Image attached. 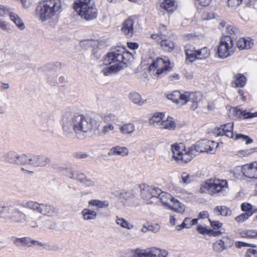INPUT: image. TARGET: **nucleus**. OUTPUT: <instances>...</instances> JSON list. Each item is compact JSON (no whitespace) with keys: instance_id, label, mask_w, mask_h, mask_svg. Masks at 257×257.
<instances>
[{"instance_id":"f257e3e1","label":"nucleus","mask_w":257,"mask_h":257,"mask_svg":"<svg viewBox=\"0 0 257 257\" xmlns=\"http://www.w3.org/2000/svg\"><path fill=\"white\" fill-rule=\"evenodd\" d=\"M96 124L94 119L82 114L65 111L62 116L61 125L64 133L72 135L74 132L79 139H83L84 134L90 132Z\"/></svg>"},{"instance_id":"f03ea898","label":"nucleus","mask_w":257,"mask_h":257,"mask_svg":"<svg viewBox=\"0 0 257 257\" xmlns=\"http://www.w3.org/2000/svg\"><path fill=\"white\" fill-rule=\"evenodd\" d=\"M218 144L212 141H202L195 145L186 148L183 144H173L171 150L174 159L181 163H187L195 156L196 153L207 152L214 153Z\"/></svg>"},{"instance_id":"7ed1b4c3","label":"nucleus","mask_w":257,"mask_h":257,"mask_svg":"<svg viewBox=\"0 0 257 257\" xmlns=\"http://www.w3.org/2000/svg\"><path fill=\"white\" fill-rule=\"evenodd\" d=\"M134 54L125 48L118 46L108 53L104 58V66L102 72L105 76L116 73L134 60Z\"/></svg>"},{"instance_id":"20e7f679","label":"nucleus","mask_w":257,"mask_h":257,"mask_svg":"<svg viewBox=\"0 0 257 257\" xmlns=\"http://www.w3.org/2000/svg\"><path fill=\"white\" fill-rule=\"evenodd\" d=\"M61 0H44L40 2L35 10L36 17L42 23L49 22L55 24L57 17L62 11Z\"/></svg>"},{"instance_id":"39448f33","label":"nucleus","mask_w":257,"mask_h":257,"mask_svg":"<svg viewBox=\"0 0 257 257\" xmlns=\"http://www.w3.org/2000/svg\"><path fill=\"white\" fill-rule=\"evenodd\" d=\"M73 8L77 14L86 21H91L96 19L98 10L93 0H75Z\"/></svg>"},{"instance_id":"423d86ee","label":"nucleus","mask_w":257,"mask_h":257,"mask_svg":"<svg viewBox=\"0 0 257 257\" xmlns=\"http://www.w3.org/2000/svg\"><path fill=\"white\" fill-rule=\"evenodd\" d=\"M0 219L12 222L23 223L27 221L26 214L20 209L12 205L0 203Z\"/></svg>"},{"instance_id":"0eeeda50","label":"nucleus","mask_w":257,"mask_h":257,"mask_svg":"<svg viewBox=\"0 0 257 257\" xmlns=\"http://www.w3.org/2000/svg\"><path fill=\"white\" fill-rule=\"evenodd\" d=\"M22 206L47 217L55 216L58 212V209L51 204L40 203L33 200L27 201Z\"/></svg>"},{"instance_id":"6e6552de","label":"nucleus","mask_w":257,"mask_h":257,"mask_svg":"<svg viewBox=\"0 0 257 257\" xmlns=\"http://www.w3.org/2000/svg\"><path fill=\"white\" fill-rule=\"evenodd\" d=\"M228 188L227 182L225 180L210 179L207 180L200 185V191L201 193L210 195L225 191Z\"/></svg>"},{"instance_id":"1a4fd4ad","label":"nucleus","mask_w":257,"mask_h":257,"mask_svg":"<svg viewBox=\"0 0 257 257\" xmlns=\"http://www.w3.org/2000/svg\"><path fill=\"white\" fill-rule=\"evenodd\" d=\"M149 69L154 75L160 76L166 74L171 70V66L167 57L158 58L153 61Z\"/></svg>"},{"instance_id":"9d476101","label":"nucleus","mask_w":257,"mask_h":257,"mask_svg":"<svg viewBox=\"0 0 257 257\" xmlns=\"http://www.w3.org/2000/svg\"><path fill=\"white\" fill-rule=\"evenodd\" d=\"M235 50V47L231 37L225 36L221 38L217 49V54L219 58H226L230 56Z\"/></svg>"},{"instance_id":"9b49d317","label":"nucleus","mask_w":257,"mask_h":257,"mask_svg":"<svg viewBox=\"0 0 257 257\" xmlns=\"http://www.w3.org/2000/svg\"><path fill=\"white\" fill-rule=\"evenodd\" d=\"M140 188L142 197L146 201L148 204L155 202L161 193V190L159 188L146 184H142Z\"/></svg>"},{"instance_id":"f8f14e48","label":"nucleus","mask_w":257,"mask_h":257,"mask_svg":"<svg viewBox=\"0 0 257 257\" xmlns=\"http://www.w3.org/2000/svg\"><path fill=\"white\" fill-rule=\"evenodd\" d=\"M167 255L168 252L166 250L157 247L144 250L137 249L134 253V257H167Z\"/></svg>"},{"instance_id":"ddd939ff","label":"nucleus","mask_w":257,"mask_h":257,"mask_svg":"<svg viewBox=\"0 0 257 257\" xmlns=\"http://www.w3.org/2000/svg\"><path fill=\"white\" fill-rule=\"evenodd\" d=\"M26 155H20L15 151L6 152L2 156L3 161L12 164L26 165Z\"/></svg>"},{"instance_id":"4468645a","label":"nucleus","mask_w":257,"mask_h":257,"mask_svg":"<svg viewBox=\"0 0 257 257\" xmlns=\"http://www.w3.org/2000/svg\"><path fill=\"white\" fill-rule=\"evenodd\" d=\"M49 162V158L45 155H26V165H31L34 167H44Z\"/></svg>"},{"instance_id":"2eb2a0df","label":"nucleus","mask_w":257,"mask_h":257,"mask_svg":"<svg viewBox=\"0 0 257 257\" xmlns=\"http://www.w3.org/2000/svg\"><path fill=\"white\" fill-rule=\"evenodd\" d=\"M202 94L199 92H185L184 104L187 102L191 103L190 108L192 110H195L198 106L199 102L201 100Z\"/></svg>"},{"instance_id":"dca6fc26","label":"nucleus","mask_w":257,"mask_h":257,"mask_svg":"<svg viewBox=\"0 0 257 257\" xmlns=\"http://www.w3.org/2000/svg\"><path fill=\"white\" fill-rule=\"evenodd\" d=\"M135 21L136 19L134 17H130L122 23L121 32L128 38L133 36Z\"/></svg>"},{"instance_id":"f3484780","label":"nucleus","mask_w":257,"mask_h":257,"mask_svg":"<svg viewBox=\"0 0 257 257\" xmlns=\"http://www.w3.org/2000/svg\"><path fill=\"white\" fill-rule=\"evenodd\" d=\"M14 244L18 247L24 246L30 247L32 245L42 246V243L37 240L31 239L30 237L15 238L13 240Z\"/></svg>"},{"instance_id":"a211bd4d","label":"nucleus","mask_w":257,"mask_h":257,"mask_svg":"<svg viewBox=\"0 0 257 257\" xmlns=\"http://www.w3.org/2000/svg\"><path fill=\"white\" fill-rule=\"evenodd\" d=\"M243 175L249 178L257 180V162L243 165Z\"/></svg>"},{"instance_id":"6ab92c4d","label":"nucleus","mask_w":257,"mask_h":257,"mask_svg":"<svg viewBox=\"0 0 257 257\" xmlns=\"http://www.w3.org/2000/svg\"><path fill=\"white\" fill-rule=\"evenodd\" d=\"M233 126L232 123H226L221 125L219 128H215L214 130V133H215L217 136H225L227 137L233 138Z\"/></svg>"},{"instance_id":"aec40b11","label":"nucleus","mask_w":257,"mask_h":257,"mask_svg":"<svg viewBox=\"0 0 257 257\" xmlns=\"http://www.w3.org/2000/svg\"><path fill=\"white\" fill-rule=\"evenodd\" d=\"M165 113L163 112H156L149 119V123L155 127L160 129Z\"/></svg>"},{"instance_id":"412c9836","label":"nucleus","mask_w":257,"mask_h":257,"mask_svg":"<svg viewBox=\"0 0 257 257\" xmlns=\"http://www.w3.org/2000/svg\"><path fill=\"white\" fill-rule=\"evenodd\" d=\"M128 153L129 151L127 148L115 146L110 148L108 153V155L109 156H119L125 157L128 155Z\"/></svg>"},{"instance_id":"4be33fe9","label":"nucleus","mask_w":257,"mask_h":257,"mask_svg":"<svg viewBox=\"0 0 257 257\" xmlns=\"http://www.w3.org/2000/svg\"><path fill=\"white\" fill-rule=\"evenodd\" d=\"M253 45V42L252 39L248 37L246 38H240L236 42V47L239 50L248 49Z\"/></svg>"},{"instance_id":"5701e85b","label":"nucleus","mask_w":257,"mask_h":257,"mask_svg":"<svg viewBox=\"0 0 257 257\" xmlns=\"http://www.w3.org/2000/svg\"><path fill=\"white\" fill-rule=\"evenodd\" d=\"M53 123V120L52 119L50 116L45 114L40 117L38 124L41 128L43 130H46L50 127Z\"/></svg>"},{"instance_id":"b1692460","label":"nucleus","mask_w":257,"mask_h":257,"mask_svg":"<svg viewBox=\"0 0 257 257\" xmlns=\"http://www.w3.org/2000/svg\"><path fill=\"white\" fill-rule=\"evenodd\" d=\"M233 114L239 118L244 119L252 118L257 116V112L251 113L250 112H246L245 110H242L239 108L234 107L232 109Z\"/></svg>"},{"instance_id":"393cba45","label":"nucleus","mask_w":257,"mask_h":257,"mask_svg":"<svg viewBox=\"0 0 257 257\" xmlns=\"http://www.w3.org/2000/svg\"><path fill=\"white\" fill-rule=\"evenodd\" d=\"M246 77L241 74L237 73L233 76L231 86L234 87H243L246 84Z\"/></svg>"},{"instance_id":"a878e982","label":"nucleus","mask_w":257,"mask_h":257,"mask_svg":"<svg viewBox=\"0 0 257 257\" xmlns=\"http://www.w3.org/2000/svg\"><path fill=\"white\" fill-rule=\"evenodd\" d=\"M185 92L181 93L178 91H173L172 93L168 95V98L172 101L181 105H184Z\"/></svg>"},{"instance_id":"bb28decb","label":"nucleus","mask_w":257,"mask_h":257,"mask_svg":"<svg viewBox=\"0 0 257 257\" xmlns=\"http://www.w3.org/2000/svg\"><path fill=\"white\" fill-rule=\"evenodd\" d=\"M81 215L82 219L86 221L95 220L97 217V212L89 208H84L81 212Z\"/></svg>"},{"instance_id":"cd10ccee","label":"nucleus","mask_w":257,"mask_h":257,"mask_svg":"<svg viewBox=\"0 0 257 257\" xmlns=\"http://www.w3.org/2000/svg\"><path fill=\"white\" fill-rule=\"evenodd\" d=\"M168 208L178 213L182 214L185 211V206L183 203L174 198Z\"/></svg>"},{"instance_id":"c85d7f7f","label":"nucleus","mask_w":257,"mask_h":257,"mask_svg":"<svg viewBox=\"0 0 257 257\" xmlns=\"http://www.w3.org/2000/svg\"><path fill=\"white\" fill-rule=\"evenodd\" d=\"M176 127V122L174 119L171 116H167L163 120L160 129H165L169 131L174 130Z\"/></svg>"},{"instance_id":"c756f323","label":"nucleus","mask_w":257,"mask_h":257,"mask_svg":"<svg viewBox=\"0 0 257 257\" xmlns=\"http://www.w3.org/2000/svg\"><path fill=\"white\" fill-rule=\"evenodd\" d=\"M120 133L122 135H130L135 131V125L132 123H126L120 125L119 127Z\"/></svg>"},{"instance_id":"7c9ffc66","label":"nucleus","mask_w":257,"mask_h":257,"mask_svg":"<svg viewBox=\"0 0 257 257\" xmlns=\"http://www.w3.org/2000/svg\"><path fill=\"white\" fill-rule=\"evenodd\" d=\"M161 7L169 13H172L176 9L177 6L175 0H164Z\"/></svg>"},{"instance_id":"2f4dec72","label":"nucleus","mask_w":257,"mask_h":257,"mask_svg":"<svg viewBox=\"0 0 257 257\" xmlns=\"http://www.w3.org/2000/svg\"><path fill=\"white\" fill-rule=\"evenodd\" d=\"M158 197L159 198L162 204L164 206H166L167 208L172 203V201L174 198V197H173L171 194L166 192H162L161 191Z\"/></svg>"},{"instance_id":"473e14b6","label":"nucleus","mask_w":257,"mask_h":257,"mask_svg":"<svg viewBox=\"0 0 257 257\" xmlns=\"http://www.w3.org/2000/svg\"><path fill=\"white\" fill-rule=\"evenodd\" d=\"M89 206L96 207L98 208H105L109 206L108 200H101L99 199H91L88 202Z\"/></svg>"},{"instance_id":"72a5a7b5","label":"nucleus","mask_w":257,"mask_h":257,"mask_svg":"<svg viewBox=\"0 0 257 257\" xmlns=\"http://www.w3.org/2000/svg\"><path fill=\"white\" fill-rule=\"evenodd\" d=\"M185 51L186 57L189 59L190 61H193L196 59V55H195L197 50L190 45H186L185 47Z\"/></svg>"},{"instance_id":"f704fd0d","label":"nucleus","mask_w":257,"mask_h":257,"mask_svg":"<svg viewBox=\"0 0 257 257\" xmlns=\"http://www.w3.org/2000/svg\"><path fill=\"white\" fill-rule=\"evenodd\" d=\"M116 224L121 227L128 230L132 229L134 226L132 224L128 222L126 219L121 217L116 216L115 218Z\"/></svg>"},{"instance_id":"c9c22d12","label":"nucleus","mask_w":257,"mask_h":257,"mask_svg":"<svg viewBox=\"0 0 257 257\" xmlns=\"http://www.w3.org/2000/svg\"><path fill=\"white\" fill-rule=\"evenodd\" d=\"M226 238L223 237L222 239L217 240L213 244V250L216 252H220L226 249L225 245V240Z\"/></svg>"},{"instance_id":"e433bc0d","label":"nucleus","mask_w":257,"mask_h":257,"mask_svg":"<svg viewBox=\"0 0 257 257\" xmlns=\"http://www.w3.org/2000/svg\"><path fill=\"white\" fill-rule=\"evenodd\" d=\"M9 16L11 20L16 24L19 29H24L25 27V25L17 14L11 13L10 14Z\"/></svg>"},{"instance_id":"4c0bfd02","label":"nucleus","mask_w":257,"mask_h":257,"mask_svg":"<svg viewBox=\"0 0 257 257\" xmlns=\"http://www.w3.org/2000/svg\"><path fill=\"white\" fill-rule=\"evenodd\" d=\"M130 100L135 104L142 105L145 103L146 100L142 99L141 95L137 92H132L129 95Z\"/></svg>"},{"instance_id":"58836bf2","label":"nucleus","mask_w":257,"mask_h":257,"mask_svg":"<svg viewBox=\"0 0 257 257\" xmlns=\"http://www.w3.org/2000/svg\"><path fill=\"white\" fill-rule=\"evenodd\" d=\"M163 49L166 51H171L174 48V44L170 40H162L160 42Z\"/></svg>"},{"instance_id":"ea45409f","label":"nucleus","mask_w":257,"mask_h":257,"mask_svg":"<svg viewBox=\"0 0 257 257\" xmlns=\"http://www.w3.org/2000/svg\"><path fill=\"white\" fill-rule=\"evenodd\" d=\"M256 232L255 230H244L239 232V235L241 237L247 238H256Z\"/></svg>"},{"instance_id":"a19ab883","label":"nucleus","mask_w":257,"mask_h":257,"mask_svg":"<svg viewBox=\"0 0 257 257\" xmlns=\"http://www.w3.org/2000/svg\"><path fill=\"white\" fill-rule=\"evenodd\" d=\"M117 196L120 199L128 200L134 198V195L132 191L123 190L120 191Z\"/></svg>"},{"instance_id":"79ce46f5","label":"nucleus","mask_w":257,"mask_h":257,"mask_svg":"<svg viewBox=\"0 0 257 257\" xmlns=\"http://www.w3.org/2000/svg\"><path fill=\"white\" fill-rule=\"evenodd\" d=\"M195 54L196 59H203L209 55V51L207 48L204 47L200 50H197Z\"/></svg>"},{"instance_id":"37998d69","label":"nucleus","mask_w":257,"mask_h":257,"mask_svg":"<svg viewBox=\"0 0 257 257\" xmlns=\"http://www.w3.org/2000/svg\"><path fill=\"white\" fill-rule=\"evenodd\" d=\"M194 177L193 175H191L186 172H183L181 175V183L184 184H188L193 181Z\"/></svg>"},{"instance_id":"c03bdc74","label":"nucleus","mask_w":257,"mask_h":257,"mask_svg":"<svg viewBox=\"0 0 257 257\" xmlns=\"http://www.w3.org/2000/svg\"><path fill=\"white\" fill-rule=\"evenodd\" d=\"M253 214L252 212L243 213L235 217V220L239 223H242L248 219Z\"/></svg>"},{"instance_id":"a18cd8bd","label":"nucleus","mask_w":257,"mask_h":257,"mask_svg":"<svg viewBox=\"0 0 257 257\" xmlns=\"http://www.w3.org/2000/svg\"><path fill=\"white\" fill-rule=\"evenodd\" d=\"M114 130V126L112 123H107L101 127L100 134L104 136L107 135L110 132L113 131Z\"/></svg>"},{"instance_id":"49530a36","label":"nucleus","mask_w":257,"mask_h":257,"mask_svg":"<svg viewBox=\"0 0 257 257\" xmlns=\"http://www.w3.org/2000/svg\"><path fill=\"white\" fill-rule=\"evenodd\" d=\"M98 42L97 41L92 40H85L81 41L80 46L84 49H87L89 47L97 46Z\"/></svg>"},{"instance_id":"de8ad7c7","label":"nucleus","mask_w":257,"mask_h":257,"mask_svg":"<svg viewBox=\"0 0 257 257\" xmlns=\"http://www.w3.org/2000/svg\"><path fill=\"white\" fill-rule=\"evenodd\" d=\"M191 218L189 217H186L184 219L182 224H181L180 225H177L176 226V229L178 231H180L184 228H189L191 227Z\"/></svg>"},{"instance_id":"09e8293b","label":"nucleus","mask_w":257,"mask_h":257,"mask_svg":"<svg viewBox=\"0 0 257 257\" xmlns=\"http://www.w3.org/2000/svg\"><path fill=\"white\" fill-rule=\"evenodd\" d=\"M214 210L215 212H218L219 214L222 216H226L230 215V210L225 206H217Z\"/></svg>"},{"instance_id":"8fccbe9b","label":"nucleus","mask_w":257,"mask_h":257,"mask_svg":"<svg viewBox=\"0 0 257 257\" xmlns=\"http://www.w3.org/2000/svg\"><path fill=\"white\" fill-rule=\"evenodd\" d=\"M226 32L227 35H229V37L236 35L239 33L238 30L233 26L228 25L226 26Z\"/></svg>"},{"instance_id":"3c124183","label":"nucleus","mask_w":257,"mask_h":257,"mask_svg":"<svg viewBox=\"0 0 257 257\" xmlns=\"http://www.w3.org/2000/svg\"><path fill=\"white\" fill-rule=\"evenodd\" d=\"M235 140H240L241 141L245 142L246 145L249 144L252 142V139H250L248 136L242 134H236L235 136Z\"/></svg>"},{"instance_id":"603ef678","label":"nucleus","mask_w":257,"mask_h":257,"mask_svg":"<svg viewBox=\"0 0 257 257\" xmlns=\"http://www.w3.org/2000/svg\"><path fill=\"white\" fill-rule=\"evenodd\" d=\"M71 178L83 184L87 177L83 173H77L75 174H73Z\"/></svg>"},{"instance_id":"864d4df0","label":"nucleus","mask_w":257,"mask_h":257,"mask_svg":"<svg viewBox=\"0 0 257 257\" xmlns=\"http://www.w3.org/2000/svg\"><path fill=\"white\" fill-rule=\"evenodd\" d=\"M242 0H228L227 4L229 7L235 9L242 3Z\"/></svg>"},{"instance_id":"5fc2aeb1","label":"nucleus","mask_w":257,"mask_h":257,"mask_svg":"<svg viewBox=\"0 0 257 257\" xmlns=\"http://www.w3.org/2000/svg\"><path fill=\"white\" fill-rule=\"evenodd\" d=\"M233 174L235 178L240 177L241 175H243V166L241 167L237 166L235 167L233 170Z\"/></svg>"},{"instance_id":"6e6d98bb","label":"nucleus","mask_w":257,"mask_h":257,"mask_svg":"<svg viewBox=\"0 0 257 257\" xmlns=\"http://www.w3.org/2000/svg\"><path fill=\"white\" fill-rule=\"evenodd\" d=\"M253 152L254 150L253 149L240 150L237 152V155L240 157H244L251 154Z\"/></svg>"},{"instance_id":"4d7b16f0","label":"nucleus","mask_w":257,"mask_h":257,"mask_svg":"<svg viewBox=\"0 0 257 257\" xmlns=\"http://www.w3.org/2000/svg\"><path fill=\"white\" fill-rule=\"evenodd\" d=\"M197 230L198 232L202 234H208L211 232V230L209 228L201 225H198Z\"/></svg>"},{"instance_id":"13d9d810","label":"nucleus","mask_w":257,"mask_h":257,"mask_svg":"<svg viewBox=\"0 0 257 257\" xmlns=\"http://www.w3.org/2000/svg\"><path fill=\"white\" fill-rule=\"evenodd\" d=\"M0 29L6 32L10 30L8 23L2 18H0Z\"/></svg>"},{"instance_id":"bf43d9fd","label":"nucleus","mask_w":257,"mask_h":257,"mask_svg":"<svg viewBox=\"0 0 257 257\" xmlns=\"http://www.w3.org/2000/svg\"><path fill=\"white\" fill-rule=\"evenodd\" d=\"M102 53L100 50L97 48H94L92 50V56L93 58L98 59L101 56Z\"/></svg>"},{"instance_id":"052dcab7","label":"nucleus","mask_w":257,"mask_h":257,"mask_svg":"<svg viewBox=\"0 0 257 257\" xmlns=\"http://www.w3.org/2000/svg\"><path fill=\"white\" fill-rule=\"evenodd\" d=\"M241 209L242 211L247 212H251L250 211L253 209L252 205L248 203H243L241 205Z\"/></svg>"},{"instance_id":"680f3d73","label":"nucleus","mask_w":257,"mask_h":257,"mask_svg":"<svg viewBox=\"0 0 257 257\" xmlns=\"http://www.w3.org/2000/svg\"><path fill=\"white\" fill-rule=\"evenodd\" d=\"M235 245L238 248H241L242 247H255V245L253 244H249L242 241H237L235 243Z\"/></svg>"},{"instance_id":"e2e57ef3","label":"nucleus","mask_w":257,"mask_h":257,"mask_svg":"<svg viewBox=\"0 0 257 257\" xmlns=\"http://www.w3.org/2000/svg\"><path fill=\"white\" fill-rule=\"evenodd\" d=\"M160 229V226L158 224H154L149 225V230L154 233L159 232Z\"/></svg>"},{"instance_id":"0e129e2a","label":"nucleus","mask_w":257,"mask_h":257,"mask_svg":"<svg viewBox=\"0 0 257 257\" xmlns=\"http://www.w3.org/2000/svg\"><path fill=\"white\" fill-rule=\"evenodd\" d=\"M245 257H257V251L254 249H248L245 255Z\"/></svg>"},{"instance_id":"69168bd1","label":"nucleus","mask_w":257,"mask_h":257,"mask_svg":"<svg viewBox=\"0 0 257 257\" xmlns=\"http://www.w3.org/2000/svg\"><path fill=\"white\" fill-rule=\"evenodd\" d=\"M210 225L211 226L213 227V229H218V228H220V227H221L222 226V223H221V222L219 221H211L210 220Z\"/></svg>"},{"instance_id":"338daca9","label":"nucleus","mask_w":257,"mask_h":257,"mask_svg":"<svg viewBox=\"0 0 257 257\" xmlns=\"http://www.w3.org/2000/svg\"><path fill=\"white\" fill-rule=\"evenodd\" d=\"M83 184L85 186L88 187H94L95 186V182L93 180L88 178L87 177L86 178L85 180L84 181Z\"/></svg>"},{"instance_id":"774afa93","label":"nucleus","mask_w":257,"mask_h":257,"mask_svg":"<svg viewBox=\"0 0 257 257\" xmlns=\"http://www.w3.org/2000/svg\"><path fill=\"white\" fill-rule=\"evenodd\" d=\"M169 78L170 81L175 82L180 79V76L178 74L173 73L169 76Z\"/></svg>"}]
</instances>
